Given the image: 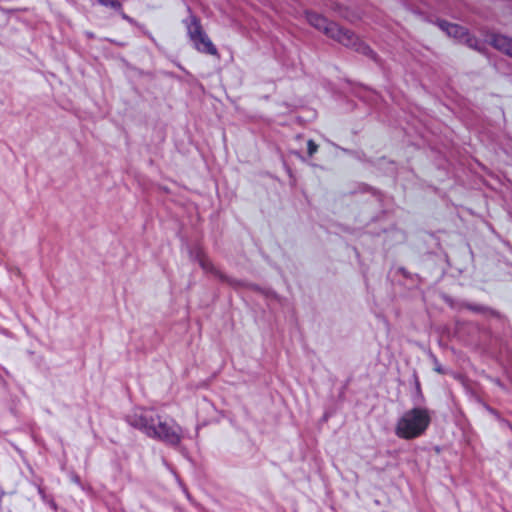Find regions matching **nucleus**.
Here are the masks:
<instances>
[{
    "mask_svg": "<svg viewBox=\"0 0 512 512\" xmlns=\"http://www.w3.org/2000/svg\"><path fill=\"white\" fill-rule=\"evenodd\" d=\"M430 423V415L427 410L414 408L403 414L399 419L395 433L404 439H413L422 435Z\"/></svg>",
    "mask_w": 512,
    "mask_h": 512,
    "instance_id": "7ed1b4c3",
    "label": "nucleus"
},
{
    "mask_svg": "<svg viewBox=\"0 0 512 512\" xmlns=\"http://www.w3.org/2000/svg\"><path fill=\"white\" fill-rule=\"evenodd\" d=\"M133 427L142 430L149 437L159 439L170 445H178L183 437L182 428L173 421L162 420L154 416L151 411L137 408L127 417Z\"/></svg>",
    "mask_w": 512,
    "mask_h": 512,
    "instance_id": "f257e3e1",
    "label": "nucleus"
},
{
    "mask_svg": "<svg viewBox=\"0 0 512 512\" xmlns=\"http://www.w3.org/2000/svg\"><path fill=\"white\" fill-rule=\"evenodd\" d=\"M461 43H465L469 48H472L479 52L484 51L486 48L485 42L477 38L476 36L470 34L469 31H467V36L463 38Z\"/></svg>",
    "mask_w": 512,
    "mask_h": 512,
    "instance_id": "1a4fd4ad",
    "label": "nucleus"
},
{
    "mask_svg": "<svg viewBox=\"0 0 512 512\" xmlns=\"http://www.w3.org/2000/svg\"><path fill=\"white\" fill-rule=\"evenodd\" d=\"M490 45L499 52L512 58V36L492 33L489 37Z\"/></svg>",
    "mask_w": 512,
    "mask_h": 512,
    "instance_id": "39448f33",
    "label": "nucleus"
},
{
    "mask_svg": "<svg viewBox=\"0 0 512 512\" xmlns=\"http://www.w3.org/2000/svg\"><path fill=\"white\" fill-rule=\"evenodd\" d=\"M197 260H198L199 265L202 267V269L205 272L214 274L215 276L220 277L221 279H224V276L222 275V273L213 265V263L210 261V259L206 255L199 254L197 256Z\"/></svg>",
    "mask_w": 512,
    "mask_h": 512,
    "instance_id": "6e6552de",
    "label": "nucleus"
},
{
    "mask_svg": "<svg viewBox=\"0 0 512 512\" xmlns=\"http://www.w3.org/2000/svg\"><path fill=\"white\" fill-rule=\"evenodd\" d=\"M307 144H308V154L310 156H312L314 153L317 152L318 145L312 140H309Z\"/></svg>",
    "mask_w": 512,
    "mask_h": 512,
    "instance_id": "9d476101",
    "label": "nucleus"
},
{
    "mask_svg": "<svg viewBox=\"0 0 512 512\" xmlns=\"http://www.w3.org/2000/svg\"><path fill=\"white\" fill-rule=\"evenodd\" d=\"M189 16L183 20L187 36L193 47L204 54L216 55L217 48L204 31L200 19L192 13L190 7L187 8Z\"/></svg>",
    "mask_w": 512,
    "mask_h": 512,
    "instance_id": "20e7f679",
    "label": "nucleus"
},
{
    "mask_svg": "<svg viewBox=\"0 0 512 512\" xmlns=\"http://www.w3.org/2000/svg\"><path fill=\"white\" fill-rule=\"evenodd\" d=\"M437 25L449 37H452L459 42H461L463 38L467 36L468 29L461 25L450 23L446 20H438Z\"/></svg>",
    "mask_w": 512,
    "mask_h": 512,
    "instance_id": "423d86ee",
    "label": "nucleus"
},
{
    "mask_svg": "<svg viewBox=\"0 0 512 512\" xmlns=\"http://www.w3.org/2000/svg\"><path fill=\"white\" fill-rule=\"evenodd\" d=\"M97 2L99 5L103 7L111 8L118 12L121 18L130 25L141 27L140 24L134 18L130 17L123 11L122 3L119 0H97Z\"/></svg>",
    "mask_w": 512,
    "mask_h": 512,
    "instance_id": "0eeeda50",
    "label": "nucleus"
},
{
    "mask_svg": "<svg viewBox=\"0 0 512 512\" xmlns=\"http://www.w3.org/2000/svg\"><path fill=\"white\" fill-rule=\"evenodd\" d=\"M306 19L308 23L319 31H322L329 38L334 39L340 44L354 49L356 52L368 56L369 60L377 62V54L370 48L369 45L360 41L359 37L351 30L344 29L333 21H329L324 16L314 13L306 12Z\"/></svg>",
    "mask_w": 512,
    "mask_h": 512,
    "instance_id": "f03ea898",
    "label": "nucleus"
},
{
    "mask_svg": "<svg viewBox=\"0 0 512 512\" xmlns=\"http://www.w3.org/2000/svg\"><path fill=\"white\" fill-rule=\"evenodd\" d=\"M145 34L152 40V41H155L154 37L152 36V34L150 32H145Z\"/></svg>",
    "mask_w": 512,
    "mask_h": 512,
    "instance_id": "9b49d317",
    "label": "nucleus"
}]
</instances>
